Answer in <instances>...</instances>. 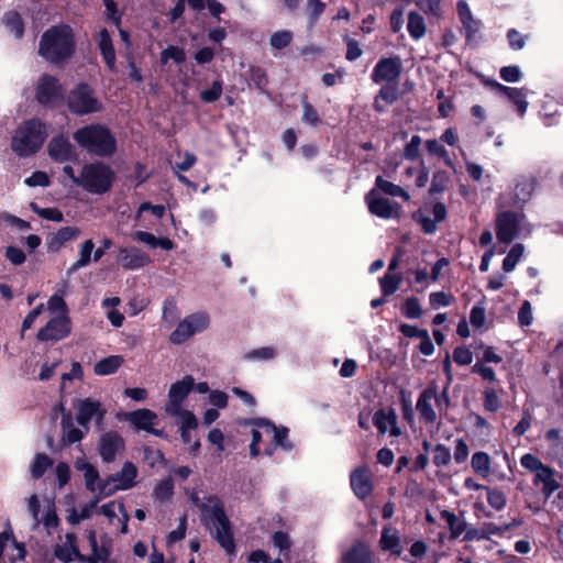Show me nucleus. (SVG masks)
Wrapping results in <instances>:
<instances>
[{"label": "nucleus", "mask_w": 563, "mask_h": 563, "mask_svg": "<svg viewBox=\"0 0 563 563\" xmlns=\"http://www.w3.org/2000/svg\"><path fill=\"white\" fill-rule=\"evenodd\" d=\"M223 92V84L221 80H214L209 89L200 92V98L203 102L212 103L219 100Z\"/></svg>", "instance_id": "8fccbe9b"}, {"label": "nucleus", "mask_w": 563, "mask_h": 563, "mask_svg": "<svg viewBox=\"0 0 563 563\" xmlns=\"http://www.w3.org/2000/svg\"><path fill=\"white\" fill-rule=\"evenodd\" d=\"M186 319L190 325V329L194 331V334L206 330L209 325V317L202 312L190 314Z\"/></svg>", "instance_id": "6e6d98bb"}, {"label": "nucleus", "mask_w": 563, "mask_h": 563, "mask_svg": "<svg viewBox=\"0 0 563 563\" xmlns=\"http://www.w3.org/2000/svg\"><path fill=\"white\" fill-rule=\"evenodd\" d=\"M424 146L430 155L437 156L445 163L446 166L453 167V161L449 155L446 148L437 140H427Z\"/></svg>", "instance_id": "58836bf2"}, {"label": "nucleus", "mask_w": 563, "mask_h": 563, "mask_svg": "<svg viewBox=\"0 0 563 563\" xmlns=\"http://www.w3.org/2000/svg\"><path fill=\"white\" fill-rule=\"evenodd\" d=\"M472 373L479 375L484 380L489 383L497 382L495 371L490 366H486L483 362H476L472 366Z\"/></svg>", "instance_id": "680f3d73"}, {"label": "nucleus", "mask_w": 563, "mask_h": 563, "mask_svg": "<svg viewBox=\"0 0 563 563\" xmlns=\"http://www.w3.org/2000/svg\"><path fill=\"white\" fill-rule=\"evenodd\" d=\"M422 140L419 135H412L404 147V157L408 161H416L420 156Z\"/></svg>", "instance_id": "4d7b16f0"}, {"label": "nucleus", "mask_w": 563, "mask_h": 563, "mask_svg": "<svg viewBox=\"0 0 563 563\" xmlns=\"http://www.w3.org/2000/svg\"><path fill=\"white\" fill-rule=\"evenodd\" d=\"M401 312L409 319H418L422 314L419 300L416 297H409L405 300Z\"/></svg>", "instance_id": "603ef678"}, {"label": "nucleus", "mask_w": 563, "mask_h": 563, "mask_svg": "<svg viewBox=\"0 0 563 563\" xmlns=\"http://www.w3.org/2000/svg\"><path fill=\"white\" fill-rule=\"evenodd\" d=\"M74 141L89 154L107 157L117 151V141L111 131L101 124H90L78 129Z\"/></svg>", "instance_id": "f03ea898"}, {"label": "nucleus", "mask_w": 563, "mask_h": 563, "mask_svg": "<svg viewBox=\"0 0 563 563\" xmlns=\"http://www.w3.org/2000/svg\"><path fill=\"white\" fill-rule=\"evenodd\" d=\"M402 282L401 274L398 273H386L379 278V286L385 297L394 295L400 287Z\"/></svg>", "instance_id": "72a5a7b5"}, {"label": "nucleus", "mask_w": 563, "mask_h": 563, "mask_svg": "<svg viewBox=\"0 0 563 563\" xmlns=\"http://www.w3.org/2000/svg\"><path fill=\"white\" fill-rule=\"evenodd\" d=\"M99 454L103 462L111 463L125 449L124 439L117 431H108L99 440Z\"/></svg>", "instance_id": "2eb2a0df"}, {"label": "nucleus", "mask_w": 563, "mask_h": 563, "mask_svg": "<svg viewBox=\"0 0 563 563\" xmlns=\"http://www.w3.org/2000/svg\"><path fill=\"white\" fill-rule=\"evenodd\" d=\"M533 484L537 486L542 485L541 492L545 498H549L560 487L559 482L554 477L553 470L547 465H543L534 473Z\"/></svg>", "instance_id": "b1692460"}, {"label": "nucleus", "mask_w": 563, "mask_h": 563, "mask_svg": "<svg viewBox=\"0 0 563 563\" xmlns=\"http://www.w3.org/2000/svg\"><path fill=\"white\" fill-rule=\"evenodd\" d=\"M264 430V433L272 439V441L286 450L291 448V444L288 442V429L287 428H278L269 421H262L258 423Z\"/></svg>", "instance_id": "cd10ccee"}, {"label": "nucleus", "mask_w": 563, "mask_h": 563, "mask_svg": "<svg viewBox=\"0 0 563 563\" xmlns=\"http://www.w3.org/2000/svg\"><path fill=\"white\" fill-rule=\"evenodd\" d=\"M48 154L56 162H67L77 158L76 151L64 135L55 136L48 144Z\"/></svg>", "instance_id": "aec40b11"}, {"label": "nucleus", "mask_w": 563, "mask_h": 563, "mask_svg": "<svg viewBox=\"0 0 563 563\" xmlns=\"http://www.w3.org/2000/svg\"><path fill=\"white\" fill-rule=\"evenodd\" d=\"M487 490V501L496 510H501L505 508L507 499L505 494L497 488H486Z\"/></svg>", "instance_id": "13d9d810"}, {"label": "nucleus", "mask_w": 563, "mask_h": 563, "mask_svg": "<svg viewBox=\"0 0 563 563\" xmlns=\"http://www.w3.org/2000/svg\"><path fill=\"white\" fill-rule=\"evenodd\" d=\"M4 23L7 27L14 33L16 37H21L24 33V24L21 15L15 11H9L4 14Z\"/></svg>", "instance_id": "a18cd8bd"}, {"label": "nucleus", "mask_w": 563, "mask_h": 563, "mask_svg": "<svg viewBox=\"0 0 563 563\" xmlns=\"http://www.w3.org/2000/svg\"><path fill=\"white\" fill-rule=\"evenodd\" d=\"M118 262L124 269L133 271L148 265L151 257L139 247H121Z\"/></svg>", "instance_id": "f3484780"}, {"label": "nucleus", "mask_w": 563, "mask_h": 563, "mask_svg": "<svg viewBox=\"0 0 563 563\" xmlns=\"http://www.w3.org/2000/svg\"><path fill=\"white\" fill-rule=\"evenodd\" d=\"M169 59H173L176 64H183L186 59L185 51L175 45L167 46L161 53V63L166 65Z\"/></svg>", "instance_id": "49530a36"}, {"label": "nucleus", "mask_w": 563, "mask_h": 563, "mask_svg": "<svg viewBox=\"0 0 563 563\" xmlns=\"http://www.w3.org/2000/svg\"><path fill=\"white\" fill-rule=\"evenodd\" d=\"M174 493V483L172 478H167L158 483L153 492L154 497L159 501L170 499Z\"/></svg>", "instance_id": "09e8293b"}, {"label": "nucleus", "mask_w": 563, "mask_h": 563, "mask_svg": "<svg viewBox=\"0 0 563 563\" xmlns=\"http://www.w3.org/2000/svg\"><path fill=\"white\" fill-rule=\"evenodd\" d=\"M115 180L112 168L102 163H87L81 167L78 179V187L92 195L108 192Z\"/></svg>", "instance_id": "7ed1b4c3"}, {"label": "nucleus", "mask_w": 563, "mask_h": 563, "mask_svg": "<svg viewBox=\"0 0 563 563\" xmlns=\"http://www.w3.org/2000/svg\"><path fill=\"white\" fill-rule=\"evenodd\" d=\"M492 459L486 452H475L471 460L473 471L482 477H488L492 468Z\"/></svg>", "instance_id": "473e14b6"}, {"label": "nucleus", "mask_w": 563, "mask_h": 563, "mask_svg": "<svg viewBox=\"0 0 563 563\" xmlns=\"http://www.w3.org/2000/svg\"><path fill=\"white\" fill-rule=\"evenodd\" d=\"M483 396H484L483 406L486 411L496 412L499 410V408L501 407V404H500L498 395L496 394V391L493 388H486L483 391Z\"/></svg>", "instance_id": "bf43d9fd"}, {"label": "nucleus", "mask_w": 563, "mask_h": 563, "mask_svg": "<svg viewBox=\"0 0 563 563\" xmlns=\"http://www.w3.org/2000/svg\"><path fill=\"white\" fill-rule=\"evenodd\" d=\"M402 73V60L400 56L394 55L382 57L373 68L371 79L374 84L398 85Z\"/></svg>", "instance_id": "0eeeda50"}, {"label": "nucleus", "mask_w": 563, "mask_h": 563, "mask_svg": "<svg viewBox=\"0 0 563 563\" xmlns=\"http://www.w3.org/2000/svg\"><path fill=\"white\" fill-rule=\"evenodd\" d=\"M54 554L59 561L64 563H69L73 560H78L80 562V555H82L78 548L65 544L57 545L55 548Z\"/></svg>", "instance_id": "37998d69"}, {"label": "nucleus", "mask_w": 563, "mask_h": 563, "mask_svg": "<svg viewBox=\"0 0 563 563\" xmlns=\"http://www.w3.org/2000/svg\"><path fill=\"white\" fill-rule=\"evenodd\" d=\"M41 523L44 525L48 533L52 529H56L59 526V518L53 504L47 507L44 518L41 519Z\"/></svg>", "instance_id": "0e129e2a"}, {"label": "nucleus", "mask_w": 563, "mask_h": 563, "mask_svg": "<svg viewBox=\"0 0 563 563\" xmlns=\"http://www.w3.org/2000/svg\"><path fill=\"white\" fill-rule=\"evenodd\" d=\"M520 214L515 211H503L496 218V236L500 243L509 244L517 236Z\"/></svg>", "instance_id": "9b49d317"}, {"label": "nucleus", "mask_w": 563, "mask_h": 563, "mask_svg": "<svg viewBox=\"0 0 563 563\" xmlns=\"http://www.w3.org/2000/svg\"><path fill=\"white\" fill-rule=\"evenodd\" d=\"M382 550L389 551L391 554L399 556L401 554L400 539L390 528H384L379 540Z\"/></svg>", "instance_id": "c756f323"}, {"label": "nucleus", "mask_w": 563, "mask_h": 563, "mask_svg": "<svg viewBox=\"0 0 563 563\" xmlns=\"http://www.w3.org/2000/svg\"><path fill=\"white\" fill-rule=\"evenodd\" d=\"M98 47L101 56L111 71H115V51L112 44L110 33L103 29L98 33Z\"/></svg>", "instance_id": "a878e982"}, {"label": "nucleus", "mask_w": 563, "mask_h": 563, "mask_svg": "<svg viewBox=\"0 0 563 563\" xmlns=\"http://www.w3.org/2000/svg\"><path fill=\"white\" fill-rule=\"evenodd\" d=\"M373 423L382 434L386 433L388 429L390 437L397 438L401 434V430L397 426V413L393 408L377 410L374 413Z\"/></svg>", "instance_id": "412c9836"}, {"label": "nucleus", "mask_w": 563, "mask_h": 563, "mask_svg": "<svg viewBox=\"0 0 563 563\" xmlns=\"http://www.w3.org/2000/svg\"><path fill=\"white\" fill-rule=\"evenodd\" d=\"M95 244L92 240H87L82 243L80 249V257L71 266L67 269V275L76 273L81 267L87 266L91 261V253L93 251Z\"/></svg>", "instance_id": "c9c22d12"}, {"label": "nucleus", "mask_w": 563, "mask_h": 563, "mask_svg": "<svg viewBox=\"0 0 563 563\" xmlns=\"http://www.w3.org/2000/svg\"><path fill=\"white\" fill-rule=\"evenodd\" d=\"M137 468L132 462H125L120 472L113 474L109 481L115 483L113 488H108L109 483L99 485V494L109 496L115 490H126L136 485Z\"/></svg>", "instance_id": "9d476101"}, {"label": "nucleus", "mask_w": 563, "mask_h": 563, "mask_svg": "<svg viewBox=\"0 0 563 563\" xmlns=\"http://www.w3.org/2000/svg\"><path fill=\"white\" fill-rule=\"evenodd\" d=\"M350 482L354 494L362 500L373 492L372 474L367 467L355 468L351 473Z\"/></svg>", "instance_id": "6ab92c4d"}, {"label": "nucleus", "mask_w": 563, "mask_h": 563, "mask_svg": "<svg viewBox=\"0 0 563 563\" xmlns=\"http://www.w3.org/2000/svg\"><path fill=\"white\" fill-rule=\"evenodd\" d=\"M104 413L106 411L101 409L99 401L87 398L80 401L78 406L77 422L82 427H87L93 416H98L99 419H102Z\"/></svg>", "instance_id": "393cba45"}, {"label": "nucleus", "mask_w": 563, "mask_h": 563, "mask_svg": "<svg viewBox=\"0 0 563 563\" xmlns=\"http://www.w3.org/2000/svg\"><path fill=\"white\" fill-rule=\"evenodd\" d=\"M76 49L74 30L68 24L48 27L38 43V55L53 65H59L73 57Z\"/></svg>", "instance_id": "f257e3e1"}, {"label": "nucleus", "mask_w": 563, "mask_h": 563, "mask_svg": "<svg viewBox=\"0 0 563 563\" xmlns=\"http://www.w3.org/2000/svg\"><path fill=\"white\" fill-rule=\"evenodd\" d=\"M67 104L73 113L79 115L98 112L102 108L101 102L95 97L93 90L87 84H79L69 92Z\"/></svg>", "instance_id": "423d86ee"}, {"label": "nucleus", "mask_w": 563, "mask_h": 563, "mask_svg": "<svg viewBox=\"0 0 563 563\" xmlns=\"http://www.w3.org/2000/svg\"><path fill=\"white\" fill-rule=\"evenodd\" d=\"M24 183L30 187H47L49 185V177L45 172L36 170L30 177H27Z\"/></svg>", "instance_id": "774afa93"}, {"label": "nucleus", "mask_w": 563, "mask_h": 563, "mask_svg": "<svg viewBox=\"0 0 563 563\" xmlns=\"http://www.w3.org/2000/svg\"><path fill=\"white\" fill-rule=\"evenodd\" d=\"M341 563H374V555L364 542H355L341 558Z\"/></svg>", "instance_id": "5701e85b"}, {"label": "nucleus", "mask_w": 563, "mask_h": 563, "mask_svg": "<svg viewBox=\"0 0 563 563\" xmlns=\"http://www.w3.org/2000/svg\"><path fill=\"white\" fill-rule=\"evenodd\" d=\"M433 401H435L437 406L441 408V400L439 399L437 387L428 386L419 395L416 405L420 419L423 420L426 424H435L438 420L437 412L432 405Z\"/></svg>", "instance_id": "ddd939ff"}, {"label": "nucleus", "mask_w": 563, "mask_h": 563, "mask_svg": "<svg viewBox=\"0 0 563 563\" xmlns=\"http://www.w3.org/2000/svg\"><path fill=\"white\" fill-rule=\"evenodd\" d=\"M292 41V32L288 30H280L272 34L269 44L274 49H283L287 47Z\"/></svg>", "instance_id": "de8ad7c7"}, {"label": "nucleus", "mask_w": 563, "mask_h": 563, "mask_svg": "<svg viewBox=\"0 0 563 563\" xmlns=\"http://www.w3.org/2000/svg\"><path fill=\"white\" fill-rule=\"evenodd\" d=\"M86 537L91 552L88 555H80V562L109 563L112 540L107 534H102L98 540L97 532L93 529L86 530Z\"/></svg>", "instance_id": "6e6552de"}, {"label": "nucleus", "mask_w": 563, "mask_h": 563, "mask_svg": "<svg viewBox=\"0 0 563 563\" xmlns=\"http://www.w3.org/2000/svg\"><path fill=\"white\" fill-rule=\"evenodd\" d=\"M124 363L122 355H110L97 362L93 372L98 376H106L115 373Z\"/></svg>", "instance_id": "c85d7f7f"}, {"label": "nucleus", "mask_w": 563, "mask_h": 563, "mask_svg": "<svg viewBox=\"0 0 563 563\" xmlns=\"http://www.w3.org/2000/svg\"><path fill=\"white\" fill-rule=\"evenodd\" d=\"M194 335V331L190 329V325L185 318L181 322L178 323L176 329L170 334V342L174 344H181L186 342L190 336Z\"/></svg>", "instance_id": "c03bdc74"}, {"label": "nucleus", "mask_w": 563, "mask_h": 563, "mask_svg": "<svg viewBox=\"0 0 563 563\" xmlns=\"http://www.w3.org/2000/svg\"><path fill=\"white\" fill-rule=\"evenodd\" d=\"M366 202L369 212L376 217L390 219L399 216L400 207L398 203L391 202L387 198L375 197L374 191L366 196Z\"/></svg>", "instance_id": "a211bd4d"}, {"label": "nucleus", "mask_w": 563, "mask_h": 563, "mask_svg": "<svg viewBox=\"0 0 563 563\" xmlns=\"http://www.w3.org/2000/svg\"><path fill=\"white\" fill-rule=\"evenodd\" d=\"M451 457L450 449L444 444L439 443L434 446L432 462L435 466L443 467L449 465Z\"/></svg>", "instance_id": "3c124183"}, {"label": "nucleus", "mask_w": 563, "mask_h": 563, "mask_svg": "<svg viewBox=\"0 0 563 563\" xmlns=\"http://www.w3.org/2000/svg\"><path fill=\"white\" fill-rule=\"evenodd\" d=\"M375 186L386 195H389L393 197H400L405 201H409V199H410L409 194L404 188H401L398 185L393 184L389 180L384 179L382 176L376 177Z\"/></svg>", "instance_id": "f704fd0d"}, {"label": "nucleus", "mask_w": 563, "mask_h": 563, "mask_svg": "<svg viewBox=\"0 0 563 563\" xmlns=\"http://www.w3.org/2000/svg\"><path fill=\"white\" fill-rule=\"evenodd\" d=\"M170 416L179 418L180 430H190L191 431V430L197 429V427H198V421H197L196 416L189 410L179 409V413L170 415Z\"/></svg>", "instance_id": "5fc2aeb1"}, {"label": "nucleus", "mask_w": 563, "mask_h": 563, "mask_svg": "<svg viewBox=\"0 0 563 563\" xmlns=\"http://www.w3.org/2000/svg\"><path fill=\"white\" fill-rule=\"evenodd\" d=\"M207 499L212 504L210 516L214 520L213 537L228 554H232L235 551V543L232 526L225 514L224 506L217 495H210Z\"/></svg>", "instance_id": "39448f33"}, {"label": "nucleus", "mask_w": 563, "mask_h": 563, "mask_svg": "<svg viewBox=\"0 0 563 563\" xmlns=\"http://www.w3.org/2000/svg\"><path fill=\"white\" fill-rule=\"evenodd\" d=\"M195 387V379L190 375H186L183 379L172 384L168 391V402L166 412L168 415L179 413L183 401L187 398L191 389Z\"/></svg>", "instance_id": "f8f14e48"}, {"label": "nucleus", "mask_w": 563, "mask_h": 563, "mask_svg": "<svg viewBox=\"0 0 563 563\" xmlns=\"http://www.w3.org/2000/svg\"><path fill=\"white\" fill-rule=\"evenodd\" d=\"M63 96V89L56 77L43 75L36 86V99L41 104L51 106Z\"/></svg>", "instance_id": "4468645a"}, {"label": "nucleus", "mask_w": 563, "mask_h": 563, "mask_svg": "<svg viewBox=\"0 0 563 563\" xmlns=\"http://www.w3.org/2000/svg\"><path fill=\"white\" fill-rule=\"evenodd\" d=\"M302 106V121L311 126H317L321 123V118L313 106L308 101L307 96L301 99Z\"/></svg>", "instance_id": "79ce46f5"}, {"label": "nucleus", "mask_w": 563, "mask_h": 563, "mask_svg": "<svg viewBox=\"0 0 563 563\" xmlns=\"http://www.w3.org/2000/svg\"><path fill=\"white\" fill-rule=\"evenodd\" d=\"M441 519L445 521L452 539L459 538L466 529V522L450 510H442Z\"/></svg>", "instance_id": "2f4dec72"}, {"label": "nucleus", "mask_w": 563, "mask_h": 563, "mask_svg": "<svg viewBox=\"0 0 563 563\" xmlns=\"http://www.w3.org/2000/svg\"><path fill=\"white\" fill-rule=\"evenodd\" d=\"M53 465V460L45 453H38L35 455L34 461L31 465V475L34 479L41 478L47 468Z\"/></svg>", "instance_id": "4c0bfd02"}, {"label": "nucleus", "mask_w": 563, "mask_h": 563, "mask_svg": "<svg viewBox=\"0 0 563 563\" xmlns=\"http://www.w3.org/2000/svg\"><path fill=\"white\" fill-rule=\"evenodd\" d=\"M125 420L137 431L143 430L155 435H162V431L154 428L157 415L146 408L125 413Z\"/></svg>", "instance_id": "dca6fc26"}, {"label": "nucleus", "mask_w": 563, "mask_h": 563, "mask_svg": "<svg viewBox=\"0 0 563 563\" xmlns=\"http://www.w3.org/2000/svg\"><path fill=\"white\" fill-rule=\"evenodd\" d=\"M68 283H63L62 288L57 290L47 301V309L51 312H57V316H68V308L64 300V296L67 292Z\"/></svg>", "instance_id": "7c9ffc66"}, {"label": "nucleus", "mask_w": 563, "mask_h": 563, "mask_svg": "<svg viewBox=\"0 0 563 563\" xmlns=\"http://www.w3.org/2000/svg\"><path fill=\"white\" fill-rule=\"evenodd\" d=\"M407 29L412 38H421L426 34V23L423 18L417 12H410L408 15Z\"/></svg>", "instance_id": "e433bc0d"}, {"label": "nucleus", "mask_w": 563, "mask_h": 563, "mask_svg": "<svg viewBox=\"0 0 563 563\" xmlns=\"http://www.w3.org/2000/svg\"><path fill=\"white\" fill-rule=\"evenodd\" d=\"M429 300L432 308H439L450 306L453 297L444 291H435L430 294Z\"/></svg>", "instance_id": "69168bd1"}, {"label": "nucleus", "mask_w": 563, "mask_h": 563, "mask_svg": "<svg viewBox=\"0 0 563 563\" xmlns=\"http://www.w3.org/2000/svg\"><path fill=\"white\" fill-rule=\"evenodd\" d=\"M537 187V178L531 175H519L515 185V198L519 202H526L532 196Z\"/></svg>", "instance_id": "bb28decb"}, {"label": "nucleus", "mask_w": 563, "mask_h": 563, "mask_svg": "<svg viewBox=\"0 0 563 563\" xmlns=\"http://www.w3.org/2000/svg\"><path fill=\"white\" fill-rule=\"evenodd\" d=\"M415 2L427 14L439 16L441 13V0H415Z\"/></svg>", "instance_id": "e2e57ef3"}, {"label": "nucleus", "mask_w": 563, "mask_h": 563, "mask_svg": "<svg viewBox=\"0 0 563 563\" xmlns=\"http://www.w3.org/2000/svg\"><path fill=\"white\" fill-rule=\"evenodd\" d=\"M46 137V125L38 119H31L16 130L11 146L19 156H29L41 148Z\"/></svg>", "instance_id": "20e7f679"}, {"label": "nucleus", "mask_w": 563, "mask_h": 563, "mask_svg": "<svg viewBox=\"0 0 563 563\" xmlns=\"http://www.w3.org/2000/svg\"><path fill=\"white\" fill-rule=\"evenodd\" d=\"M71 332V320L69 316H55L51 318L37 333L40 342H58L66 339Z\"/></svg>", "instance_id": "1a4fd4ad"}, {"label": "nucleus", "mask_w": 563, "mask_h": 563, "mask_svg": "<svg viewBox=\"0 0 563 563\" xmlns=\"http://www.w3.org/2000/svg\"><path fill=\"white\" fill-rule=\"evenodd\" d=\"M527 40H529V35L521 34L516 29H510L507 32L508 44L515 51L522 49L526 46Z\"/></svg>", "instance_id": "052dcab7"}, {"label": "nucleus", "mask_w": 563, "mask_h": 563, "mask_svg": "<svg viewBox=\"0 0 563 563\" xmlns=\"http://www.w3.org/2000/svg\"><path fill=\"white\" fill-rule=\"evenodd\" d=\"M528 90L526 88H516V92L510 93L508 99L516 106V109L519 115H523L527 111L528 102H527Z\"/></svg>", "instance_id": "864d4df0"}, {"label": "nucleus", "mask_w": 563, "mask_h": 563, "mask_svg": "<svg viewBox=\"0 0 563 563\" xmlns=\"http://www.w3.org/2000/svg\"><path fill=\"white\" fill-rule=\"evenodd\" d=\"M453 361L459 365H470L473 361V353L465 346H457L453 351Z\"/></svg>", "instance_id": "338daca9"}, {"label": "nucleus", "mask_w": 563, "mask_h": 563, "mask_svg": "<svg viewBox=\"0 0 563 563\" xmlns=\"http://www.w3.org/2000/svg\"><path fill=\"white\" fill-rule=\"evenodd\" d=\"M525 252V246L521 243H516L509 250L507 256L503 261V269L506 273H510L516 268V265L521 260Z\"/></svg>", "instance_id": "ea45409f"}, {"label": "nucleus", "mask_w": 563, "mask_h": 563, "mask_svg": "<svg viewBox=\"0 0 563 563\" xmlns=\"http://www.w3.org/2000/svg\"><path fill=\"white\" fill-rule=\"evenodd\" d=\"M400 91L398 85L383 84L374 97L373 109L377 113H384L398 101Z\"/></svg>", "instance_id": "4be33fe9"}, {"label": "nucleus", "mask_w": 563, "mask_h": 563, "mask_svg": "<svg viewBox=\"0 0 563 563\" xmlns=\"http://www.w3.org/2000/svg\"><path fill=\"white\" fill-rule=\"evenodd\" d=\"M451 178L448 172L437 170L432 176L429 194L433 196L445 191L449 188Z\"/></svg>", "instance_id": "a19ab883"}]
</instances>
